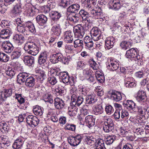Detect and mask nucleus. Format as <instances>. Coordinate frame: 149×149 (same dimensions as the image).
Segmentation results:
<instances>
[{
    "label": "nucleus",
    "instance_id": "1",
    "mask_svg": "<svg viewBox=\"0 0 149 149\" xmlns=\"http://www.w3.org/2000/svg\"><path fill=\"white\" fill-rule=\"evenodd\" d=\"M82 22L85 24L83 26L81 24H79L74 28L75 36L79 38H82L85 34V31L88 30L93 26V22L89 18L83 20Z\"/></svg>",
    "mask_w": 149,
    "mask_h": 149
},
{
    "label": "nucleus",
    "instance_id": "2",
    "mask_svg": "<svg viewBox=\"0 0 149 149\" xmlns=\"http://www.w3.org/2000/svg\"><path fill=\"white\" fill-rule=\"evenodd\" d=\"M30 74L27 72L20 73L17 76V80L20 83L25 82L26 86L28 88L33 87L35 84V79Z\"/></svg>",
    "mask_w": 149,
    "mask_h": 149
},
{
    "label": "nucleus",
    "instance_id": "3",
    "mask_svg": "<svg viewBox=\"0 0 149 149\" xmlns=\"http://www.w3.org/2000/svg\"><path fill=\"white\" fill-rule=\"evenodd\" d=\"M102 122L103 129L106 133H112L114 130V124L112 119L109 117L104 116Z\"/></svg>",
    "mask_w": 149,
    "mask_h": 149
},
{
    "label": "nucleus",
    "instance_id": "4",
    "mask_svg": "<svg viewBox=\"0 0 149 149\" xmlns=\"http://www.w3.org/2000/svg\"><path fill=\"white\" fill-rule=\"evenodd\" d=\"M125 56L127 58L132 59L136 61L141 60L139 55L137 54L136 48H132L127 50Z\"/></svg>",
    "mask_w": 149,
    "mask_h": 149
},
{
    "label": "nucleus",
    "instance_id": "5",
    "mask_svg": "<svg viewBox=\"0 0 149 149\" xmlns=\"http://www.w3.org/2000/svg\"><path fill=\"white\" fill-rule=\"evenodd\" d=\"M83 137V134H78L74 136L70 137L68 139V141L71 146H75L80 143Z\"/></svg>",
    "mask_w": 149,
    "mask_h": 149
},
{
    "label": "nucleus",
    "instance_id": "6",
    "mask_svg": "<svg viewBox=\"0 0 149 149\" xmlns=\"http://www.w3.org/2000/svg\"><path fill=\"white\" fill-rule=\"evenodd\" d=\"M90 33L92 38L95 41L103 38L100 31L97 27H93Z\"/></svg>",
    "mask_w": 149,
    "mask_h": 149
},
{
    "label": "nucleus",
    "instance_id": "7",
    "mask_svg": "<svg viewBox=\"0 0 149 149\" xmlns=\"http://www.w3.org/2000/svg\"><path fill=\"white\" fill-rule=\"evenodd\" d=\"M27 123L32 127L36 126L39 123L38 118L36 116L33 115H29L26 118Z\"/></svg>",
    "mask_w": 149,
    "mask_h": 149
},
{
    "label": "nucleus",
    "instance_id": "8",
    "mask_svg": "<svg viewBox=\"0 0 149 149\" xmlns=\"http://www.w3.org/2000/svg\"><path fill=\"white\" fill-rule=\"evenodd\" d=\"M93 8L89 10L92 17H94L96 19H103V18H104L103 13L101 8H99L97 10L93 9Z\"/></svg>",
    "mask_w": 149,
    "mask_h": 149
},
{
    "label": "nucleus",
    "instance_id": "9",
    "mask_svg": "<svg viewBox=\"0 0 149 149\" xmlns=\"http://www.w3.org/2000/svg\"><path fill=\"white\" fill-rule=\"evenodd\" d=\"M24 141V139L22 136L18 137L13 145V148L15 149L21 148L22 147Z\"/></svg>",
    "mask_w": 149,
    "mask_h": 149
},
{
    "label": "nucleus",
    "instance_id": "10",
    "mask_svg": "<svg viewBox=\"0 0 149 149\" xmlns=\"http://www.w3.org/2000/svg\"><path fill=\"white\" fill-rule=\"evenodd\" d=\"M26 8L25 13L28 16L33 17L36 14V12L38 10L34 7H32L31 5L26 4L25 6Z\"/></svg>",
    "mask_w": 149,
    "mask_h": 149
},
{
    "label": "nucleus",
    "instance_id": "11",
    "mask_svg": "<svg viewBox=\"0 0 149 149\" xmlns=\"http://www.w3.org/2000/svg\"><path fill=\"white\" fill-rule=\"evenodd\" d=\"M115 39L113 37L107 38L105 40V48L109 50L112 48L114 45Z\"/></svg>",
    "mask_w": 149,
    "mask_h": 149
},
{
    "label": "nucleus",
    "instance_id": "12",
    "mask_svg": "<svg viewBox=\"0 0 149 149\" xmlns=\"http://www.w3.org/2000/svg\"><path fill=\"white\" fill-rule=\"evenodd\" d=\"M107 67L108 69L113 71L117 70L119 67L118 61L115 59L110 60L107 64Z\"/></svg>",
    "mask_w": 149,
    "mask_h": 149
},
{
    "label": "nucleus",
    "instance_id": "13",
    "mask_svg": "<svg viewBox=\"0 0 149 149\" xmlns=\"http://www.w3.org/2000/svg\"><path fill=\"white\" fill-rule=\"evenodd\" d=\"M37 22L40 25H43L47 23V17L43 14L37 15L36 18Z\"/></svg>",
    "mask_w": 149,
    "mask_h": 149
},
{
    "label": "nucleus",
    "instance_id": "14",
    "mask_svg": "<svg viewBox=\"0 0 149 149\" xmlns=\"http://www.w3.org/2000/svg\"><path fill=\"white\" fill-rule=\"evenodd\" d=\"M59 78L63 82L64 84H66L68 82L70 83V77L68 74L65 72H61L58 73Z\"/></svg>",
    "mask_w": 149,
    "mask_h": 149
},
{
    "label": "nucleus",
    "instance_id": "15",
    "mask_svg": "<svg viewBox=\"0 0 149 149\" xmlns=\"http://www.w3.org/2000/svg\"><path fill=\"white\" fill-rule=\"evenodd\" d=\"M54 104L55 108L58 109H61L64 108L65 104L62 99L57 97L54 100Z\"/></svg>",
    "mask_w": 149,
    "mask_h": 149
},
{
    "label": "nucleus",
    "instance_id": "16",
    "mask_svg": "<svg viewBox=\"0 0 149 149\" xmlns=\"http://www.w3.org/2000/svg\"><path fill=\"white\" fill-rule=\"evenodd\" d=\"M97 0H85L82 3L83 6L84 8H86L90 10L92 9L95 5L96 4Z\"/></svg>",
    "mask_w": 149,
    "mask_h": 149
},
{
    "label": "nucleus",
    "instance_id": "17",
    "mask_svg": "<svg viewBox=\"0 0 149 149\" xmlns=\"http://www.w3.org/2000/svg\"><path fill=\"white\" fill-rule=\"evenodd\" d=\"M147 97L146 92L143 90H139L138 92L136 97V100L139 102H144L146 100Z\"/></svg>",
    "mask_w": 149,
    "mask_h": 149
},
{
    "label": "nucleus",
    "instance_id": "18",
    "mask_svg": "<svg viewBox=\"0 0 149 149\" xmlns=\"http://www.w3.org/2000/svg\"><path fill=\"white\" fill-rule=\"evenodd\" d=\"M12 33V31L10 29L2 30L0 33V37L3 39L8 38Z\"/></svg>",
    "mask_w": 149,
    "mask_h": 149
},
{
    "label": "nucleus",
    "instance_id": "19",
    "mask_svg": "<svg viewBox=\"0 0 149 149\" xmlns=\"http://www.w3.org/2000/svg\"><path fill=\"white\" fill-rule=\"evenodd\" d=\"M123 104L124 107L128 110H132L133 111L136 105L135 103L131 100L125 101L123 102Z\"/></svg>",
    "mask_w": 149,
    "mask_h": 149
},
{
    "label": "nucleus",
    "instance_id": "20",
    "mask_svg": "<svg viewBox=\"0 0 149 149\" xmlns=\"http://www.w3.org/2000/svg\"><path fill=\"white\" fill-rule=\"evenodd\" d=\"M80 8V6L78 4H73L68 8L67 11L69 13H78Z\"/></svg>",
    "mask_w": 149,
    "mask_h": 149
},
{
    "label": "nucleus",
    "instance_id": "21",
    "mask_svg": "<svg viewBox=\"0 0 149 149\" xmlns=\"http://www.w3.org/2000/svg\"><path fill=\"white\" fill-rule=\"evenodd\" d=\"M73 34L70 31H67L65 32L64 40L67 43H72L73 40Z\"/></svg>",
    "mask_w": 149,
    "mask_h": 149
},
{
    "label": "nucleus",
    "instance_id": "22",
    "mask_svg": "<svg viewBox=\"0 0 149 149\" xmlns=\"http://www.w3.org/2000/svg\"><path fill=\"white\" fill-rule=\"evenodd\" d=\"M21 8L19 3L16 4L14 6L12 11L13 15L14 16H17L20 15L21 13Z\"/></svg>",
    "mask_w": 149,
    "mask_h": 149
},
{
    "label": "nucleus",
    "instance_id": "23",
    "mask_svg": "<svg viewBox=\"0 0 149 149\" xmlns=\"http://www.w3.org/2000/svg\"><path fill=\"white\" fill-rule=\"evenodd\" d=\"M24 61L25 63L29 66H31L34 63V57L31 56H25L24 58Z\"/></svg>",
    "mask_w": 149,
    "mask_h": 149
},
{
    "label": "nucleus",
    "instance_id": "24",
    "mask_svg": "<svg viewBox=\"0 0 149 149\" xmlns=\"http://www.w3.org/2000/svg\"><path fill=\"white\" fill-rule=\"evenodd\" d=\"M95 118L91 115L87 116L85 118V121L88 124V126L90 127L94 126L95 123Z\"/></svg>",
    "mask_w": 149,
    "mask_h": 149
},
{
    "label": "nucleus",
    "instance_id": "25",
    "mask_svg": "<svg viewBox=\"0 0 149 149\" xmlns=\"http://www.w3.org/2000/svg\"><path fill=\"white\" fill-rule=\"evenodd\" d=\"M97 101L96 99L93 95H88L85 98V103L87 104H93Z\"/></svg>",
    "mask_w": 149,
    "mask_h": 149
},
{
    "label": "nucleus",
    "instance_id": "26",
    "mask_svg": "<svg viewBox=\"0 0 149 149\" xmlns=\"http://www.w3.org/2000/svg\"><path fill=\"white\" fill-rule=\"evenodd\" d=\"M0 144H3L5 146H9L10 145V142L7 136H3L0 137Z\"/></svg>",
    "mask_w": 149,
    "mask_h": 149
},
{
    "label": "nucleus",
    "instance_id": "27",
    "mask_svg": "<svg viewBox=\"0 0 149 149\" xmlns=\"http://www.w3.org/2000/svg\"><path fill=\"white\" fill-rule=\"evenodd\" d=\"M22 54L21 50L19 49H15L11 55V59H17L19 58Z\"/></svg>",
    "mask_w": 149,
    "mask_h": 149
},
{
    "label": "nucleus",
    "instance_id": "28",
    "mask_svg": "<svg viewBox=\"0 0 149 149\" xmlns=\"http://www.w3.org/2000/svg\"><path fill=\"white\" fill-rule=\"evenodd\" d=\"M109 5L112 8L116 10L120 9L121 6L119 0H114L112 3H110Z\"/></svg>",
    "mask_w": 149,
    "mask_h": 149
},
{
    "label": "nucleus",
    "instance_id": "29",
    "mask_svg": "<svg viewBox=\"0 0 149 149\" xmlns=\"http://www.w3.org/2000/svg\"><path fill=\"white\" fill-rule=\"evenodd\" d=\"M33 112L36 116H41L43 113V109L38 105L33 107Z\"/></svg>",
    "mask_w": 149,
    "mask_h": 149
},
{
    "label": "nucleus",
    "instance_id": "30",
    "mask_svg": "<svg viewBox=\"0 0 149 149\" xmlns=\"http://www.w3.org/2000/svg\"><path fill=\"white\" fill-rule=\"evenodd\" d=\"M14 91V90L12 88L6 89L0 95L1 96L0 97H3V99L6 98L7 97L11 96Z\"/></svg>",
    "mask_w": 149,
    "mask_h": 149
},
{
    "label": "nucleus",
    "instance_id": "31",
    "mask_svg": "<svg viewBox=\"0 0 149 149\" xmlns=\"http://www.w3.org/2000/svg\"><path fill=\"white\" fill-rule=\"evenodd\" d=\"M132 43L130 42L124 40L120 43V45L122 49L126 50L130 48L132 46Z\"/></svg>",
    "mask_w": 149,
    "mask_h": 149
},
{
    "label": "nucleus",
    "instance_id": "32",
    "mask_svg": "<svg viewBox=\"0 0 149 149\" xmlns=\"http://www.w3.org/2000/svg\"><path fill=\"white\" fill-rule=\"evenodd\" d=\"M95 77L98 81L99 82L102 83L105 80L104 76L101 72L99 71H97L95 72Z\"/></svg>",
    "mask_w": 149,
    "mask_h": 149
},
{
    "label": "nucleus",
    "instance_id": "33",
    "mask_svg": "<svg viewBox=\"0 0 149 149\" xmlns=\"http://www.w3.org/2000/svg\"><path fill=\"white\" fill-rule=\"evenodd\" d=\"M103 108L102 104L96 105L93 109L94 114L95 115L102 114L103 112Z\"/></svg>",
    "mask_w": 149,
    "mask_h": 149
},
{
    "label": "nucleus",
    "instance_id": "34",
    "mask_svg": "<svg viewBox=\"0 0 149 149\" xmlns=\"http://www.w3.org/2000/svg\"><path fill=\"white\" fill-rule=\"evenodd\" d=\"M113 99L116 102L120 101L122 98L123 94L119 92H113L112 94Z\"/></svg>",
    "mask_w": 149,
    "mask_h": 149
},
{
    "label": "nucleus",
    "instance_id": "35",
    "mask_svg": "<svg viewBox=\"0 0 149 149\" xmlns=\"http://www.w3.org/2000/svg\"><path fill=\"white\" fill-rule=\"evenodd\" d=\"M9 128L8 124L3 121L0 122V130L2 132H7Z\"/></svg>",
    "mask_w": 149,
    "mask_h": 149
},
{
    "label": "nucleus",
    "instance_id": "36",
    "mask_svg": "<svg viewBox=\"0 0 149 149\" xmlns=\"http://www.w3.org/2000/svg\"><path fill=\"white\" fill-rule=\"evenodd\" d=\"M14 47L10 43H8L3 47V49L6 53H10L13 50Z\"/></svg>",
    "mask_w": 149,
    "mask_h": 149
},
{
    "label": "nucleus",
    "instance_id": "37",
    "mask_svg": "<svg viewBox=\"0 0 149 149\" xmlns=\"http://www.w3.org/2000/svg\"><path fill=\"white\" fill-rule=\"evenodd\" d=\"M146 111V109L143 108L141 106L136 105L133 111L138 112L141 115H144Z\"/></svg>",
    "mask_w": 149,
    "mask_h": 149
},
{
    "label": "nucleus",
    "instance_id": "38",
    "mask_svg": "<svg viewBox=\"0 0 149 149\" xmlns=\"http://www.w3.org/2000/svg\"><path fill=\"white\" fill-rule=\"evenodd\" d=\"M78 109L74 106V107H72L68 108V114L70 116H75L77 113Z\"/></svg>",
    "mask_w": 149,
    "mask_h": 149
},
{
    "label": "nucleus",
    "instance_id": "39",
    "mask_svg": "<svg viewBox=\"0 0 149 149\" xmlns=\"http://www.w3.org/2000/svg\"><path fill=\"white\" fill-rule=\"evenodd\" d=\"M25 26L32 33L35 34L36 33V29L33 24L32 23L27 22L26 23Z\"/></svg>",
    "mask_w": 149,
    "mask_h": 149
},
{
    "label": "nucleus",
    "instance_id": "40",
    "mask_svg": "<svg viewBox=\"0 0 149 149\" xmlns=\"http://www.w3.org/2000/svg\"><path fill=\"white\" fill-rule=\"evenodd\" d=\"M67 15V19L71 22L77 23L79 20V17L77 16L76 15H73L72 14H70Z\"/></svg>",
    "mask_w": 149,
    "mask_h": 149
},
{
    "label": "nucleus",
    "instance_id": "41",
    "mask_svg": "<svg viewBox=\"0 0 149 149\" xmlns=\"http://www.w3.org/2000/svg\"><path fill=\"white\" fill-rule=\"evenodd\" d=\"M50 16L53 20L57 21L61 17V15L57 11H52L50 13Z\"/></svg>",
    "mask_w": 149,
    "mask_h": 149
},
{
    "label": "nucleus",
    "instance_id": "42",
    "mask_svg": "<svg viewBox=\"0 0 149 149\" xmlns=\"http://www.w3.org/2000/svg\"><path fill=\"white\" fill-rule=\"evenodd\" d=\"M96 139L93 136H88L86 139V141L88 145L92 146L94 145L96 143Z\"/></svg>",
    "mask_w": 149,
    "mask_h": 149
},
{
    "label": "nucleus",
    "instance_id": "43",
    "mask_svg": "<svg viewBox=\"0 0 149 149\" xmlns=\"http://www.w3.org/2000/svg\"><path fill=\"white\" fill-rule=\"evenodd\" d=\"M115 139L114 136L109 135L106 136L105 139L106 143L107 145H110L112 144Z\"/></svg>",
    "mask_w": 149,
    "mask_h": 149
},
{
    "label": "nucleus",
    "instance_id": "44",
    "mask_svg": "<svg viewBox=\"0 0 149 149\" xmlns=\"http://www.w3.org/2000/svg\"><path fill=\"white\" fill-rule=\"evenodd\" d=\"M52 31L54 34L57 36H59L61 33V29L59 24L54 26L52 28Z\"/></svg>",
    "mask_w": 149,
    "mask_h": 149
},
{
    "label": "nucleus",
    "instance_id": "45",
    "mask_svg": "<svg viewBox=\"0 0 149 149\" xmlns=\"http://www.w3.org/2000/svg\"><path fill=\"white\" fill-rule=\"evenodd\" d=\"M76 125L74 124L67 123L65 125L64 129L72 131H74L75 130Z\"/></svg>",
    "mask_w": 149,
    "mask_h": 149
},
{
    "label": "nucleus",
    "instance_id": "46",
    "mask_svg": "<svg viewBox=\"0 0 149 149\" xmlns=\"http://www.w3.org/2000/svg\"><path fill=\"white\" fill-rule=\"evenodd\" d=\"M9 60L8 55L5 53L0 52V61L2 62H6Z\"/></svg>",
    "mask_w": 149,
    "mask_h": 149
},
{
    "label": "nucleus",
    "instance_id": "47",
    "mask_svg": "<svg viewBox=\"0 0 149 149\" xmlns=\"http://www.w3.org/2000/svg\"><path fill=\"white\" fill-rule=\"evenodd\" d=\"M91 67L94 70H97L99 68L98 65L93 58L90 59L89 61Z\"/></svg>",
    "mask_w": 149,
    "mask_h": 149
},
{
    "label": "nucleus",
    "instance_id": "48",
    "mask_svg": "<svg viewBox=\"0 0 149 149\" xmlns=\"http://www.w3.org/2000/svg\"><path fill=\"white\" fill-rule=\"evenodd\" d=\"M27 52L33 56H36L39 52L38 48L36 45L35 46V47H34Z\"/></svg>",
    "mask_w": 149,
    "mask_h": 149
},
{
    "label": "nucleus",
    "instance_id": "49",
    "mask_svg": "<svg viewBox=\"0 0 149 149\" xmlns=\"http://www.w3.org/2000/svg\"><path fill=\"white\" fill-rule=\"evenodd\" d=\"M15 97L20 104H22L24 102L25 100L21 94L15 93Z\"/></svg>",
    "mask_w": 149,
    "mask_h": 149
},
{
    "label": "nucleus",
    "instance_id": "50",
    "mask_svg": "<svg viewBox=\"0 0 149 149\" xmlns=\"http://www.w3.org/2000/svg\"><path fill=\"white\" fill-rule=\"evenodd\" d=\"M79 14L82 17V21L88 18H87L88 13L84 9H81L80 11Z\"/></svg>",
    "mask_w": 149,
    "mask_h": 149
},
{
    "label": "nucleus",
    "instance_id": "51",
    "mask_svg": "<svg viewBox=\"0 0 149 149\" xmlns=\"http://www.w3.org/2000/svg\"><path fill=\"white\" fill-rule=\"evenodd\" d=\"M47 60L46 59L39 56L38 59V63L41 65L47 67L48 65V64L47 63Z\"/></svg>",
    "mask_w": 149,
    "mask_h": 149
},
{
    "label": "nucleus",
    "instance_id": "52",
    "mask_svg": "<svg viewBox=\"0 0 149 149\" xmlns=\"http://www.w3.org/2000/svg\"><path fill=\"white\" fill-rule=\"evenodd\" d=\"M36 45L35 43H26L24 47V49L27 52L34 47H35Z\"/></svg>",
    "mask_w": 149,
    "mask_h": 149
},
{
    "label": "nucleus",
    "instance_id": "53",
    "mask_svg": "<svg viewBox=\"0 0 149 149\" xmlns=\"http://www.w3.org/2000/svg\"><path fill=\"white\" fill-rule=\"evenodd\" d=\"M6 74L10 77H13L16 73V71L14 69L9 68L5 71Z\"/></svg>",
    "mask_w": 149,
    "mask_h": 149
},
{
    "label": "nucleus",
    "instance_id": "54",
    "mask_svg": "<svg viewBox=\"0 0 149 149\" xmlns=\"http://www.w3.org/2000/svg\"><path fill=\"white\" fill-rule=\"evenodd\" d=\"M95 146H96L95 148H98L99 147L103 148L104 146V143L103 141L101 139H99L96 140L95 143Z\"/></svg>",
    "mask_w": 149,
    "mask_h": 149
},
{
    "label": "nucleus",
    "instance_id": "55",
    "mask_svg": "<svg viewBox=\"0 0 149 149\" xmlns=\"http://www.w3.org/2000/svg\"><path fill=\"white\" fill-rule=\"evenodd\" d=\"M70 93L72 95L71 96V100L73 105H74V102H75L76 100H77V96L76 95V92L74 91L73 90L71 89L70 91Z\"/></svg>",
    "mask_w": 149,
    "mask_h": 149
},
{
    "label": "nucleus",
    "instance_id": "56",
    "mask_svg": "<svg viewBox=\"0 0 149 149\" xmlns=\"http://www.w3.org/2000/svg\"><path fill=\"white\" fill-rule=\"evenodd\" d=\"M65 90L62 88L58 87L55 89V93L57 96H62L64 95Z\"/></svg>",
    "mask_w": 149,
    "mask_h": 149
},
{
    "label": "nucleus",
    "instance_id": "57",
    "mask_svg": "<svg viewBox=\"0 0 149 149\" xmlns=\"http://www.w3.org/2000/svg\"><path fill=\"white\" fill-rule=\"evenodd\" d=\"M47 81L51 85H54L57 82L56 78L54 77H49L48 78Z\"/></svg>",
    "mask_w": 149,
    "mask_h": 149
},
{
    "label": "nucleus",
    "instance_id": "58",
    "mask_svg": "<svg viewBox=\"0 0 149 149\" xmlns=\"http://www.w3.org/2000/svg\"><path fill=\"white\" fill-rule=\"evenodd\" d=\"M74 44L75 47H79L83 48V41L82 40L79 39L76 40L74 41Z\"/></svg>",
    "mask_w": 149,
    "mask_h": 149
},
{
    "label": "nucleus",
    "instance_id": "59",
    "mask_svg": "<svg viewBox=\"0 0 149 149\" xmlns=\"http://www.w3.org/2000/svg\"><path fill=\"white\" fill-rule=\"evenodd\" d=\"M70 4V0H61L60 5L65 8L69 5Z\"/></svg>",
    "mask_w": 149,
    "mask_h": 149
},
{
    "label": "nucleus",
    "instance_id": "60",
    "mask_svg": "<svg viewBox=\"0 0 149 149\" xmlns=\"http://www.w3.org/2000/svg\"><path fill=\"white\" fill-rule=\"evenodd\" d=\"M121 117L122 118L125 119H128L129 116V113L127 111L123 109L122 110H121Z\"/></svg>",
    "mask_w": 149,
    "mask_h": 149
},
{
    "label": "nucleus",
    "instance_id": "61",
    "mask_svg": "<svg viewBox=\"0 0 149 149\" xmlns=\"http://www.w3.org/2000/svg\"><path fill=\"white\" fill-rule=\"evenodd\" d=\"M105 109L106 113L108 115L111 114L114 111L112 107L110 105L106 106Z\"/></svg>",
    "mask_w": 149,
    "mask_h": 149
},
{
    "label": "nucleus",
    "instance_id": "62",
    "mask_svg": "<svg viewBox=\"0 0 149 149\" xmlns=\"http://www.w3.org/2000/svg\"><path fill=\"white\" fill-rule=\"evenodd\" d=\"M84 101V97L81 96H79L76 100L74 104V105H77L78 106H79Z\"/></svg>",
    "mask_w": 149,
    "mask_h": 149
},
{
    "label": "nucleus",
    "instance_id": "63",
    "mask_svg": "<svg viewBox=\"0 0 149 149\" xmlns=\"http://www.w3.org/2000/svg\"><path fill=\"white\" fill-rule=\"evenodd\" d=\"M83 73L84 75L89 76L92 74L93 71L90 69L86 68L83 70Z\"/></svg>",
    "mask_w": 149,
    "mask_h": 149
},
{
    "label": "nucleus",
    "instance_id": "64",
    "mask_svg": "<svg viewBox=\"0 0 149 149\" xmlns=\"http://www.w3.org/2000/svg\"><path fill=\"white\" fill-rule=\"evenodd\" d=\"M44 100L45 102H49L50 104H52L53 102L52 96L48 94L45 95L44 98Z\"/></svg>",
    "mask_w": 149,
    "mask_h": 149
}]
</instances>
